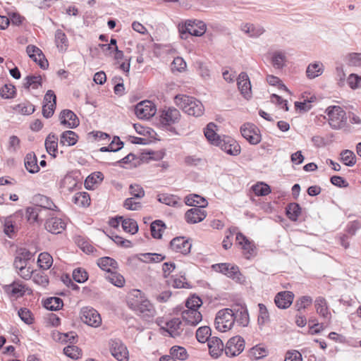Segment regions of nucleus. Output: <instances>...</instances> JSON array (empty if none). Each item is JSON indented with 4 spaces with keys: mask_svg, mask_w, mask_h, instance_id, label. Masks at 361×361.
<instances>
[{
    "mask_svg": "<svg viewBox=\"0 0 361 361\" xmlns=\"http://www.w3.org/2000/svg\"><path fill=\"white\" fill-rule=\"evenodd\" d=\"M294 294L288 290L278 293L274 298V302L279 309H287L293 303Z\"/></svg>",
    "mask_w": 361,
    "mask_h": 361,
    "instance_id": "6ab92c4d",
    "label": "nucleus"
},
{
    "mask_svg": "<svg viewBox=\"0 0 361 361\" xmlns=\"http://www.w3.org/2000/svg\"><path fill=\"white\" fill-rule=\"evenodd\" d=\"M314 307L317 313L323 319L331 321V313L329 310L328 302L323 297H317L314 300Z\"/></svg>",
    "mask_w": 361,
    "mask_h": 361,
    "instance_id": "4be33fe9",
    "label": "nucleus"
},
{
    "mask_svg": "<svg viewBox=\"0 0 361 361\" xmlns=\"http://www.w3.org/2000/svg\"><path fill=\"white\" fill-rule=\"evenodd\" d=\"M157 200L166 205L180 208L183 207V203L180 198L177 195L172 194L163 193L157 195Z\"/></svg>",
    "mask_w": 361,
    "mask_h": 361,
    "instance_id": "bb28decb",
    "label": "nucleus"
},
{
    "mask_svg": "<svg viewBox=\"0 0 361 361\" xmlns=\"http://www.w3.org/2000/svg\"><path fill=\"white\" fill-rule=\"evenodd\" d=\"M122 228L124 231L131 234H135L138 231V225L137 222L132 219H123L122 221Z\"/></svg>",
    "mask_w": 361,
    "mask_h": 361,
    "instance_id": "603ef678",
    "label": "nucleus"
},
{
    "mask_svg": "<svg viewBox=\"0 0 361 361\" xmlns=\"http://www.w3.org/2000/svg\"><path fill=\"white\" fill-rule=\"evenodd\" d=\"M65 228V222L60 218L51 217L45 223L47 231L54 234L61 233Z\"/></svg>",
    "mask_w": 361,
    "mask_h": 361,
    "instance_id": "b1692460",
    "label": "nucleus"
},
{
    "mask_svg": "<svg viewBox=\"0 0 361 361\" xmlns=\"http://www.w3.org/2000/svg\"><path fill=\"white\" fill-rule=\"evenodd\" d=\"M78 138V137L75 132L66 130L61 135L59 143L63 146H73L76 144Z\"/></svg>",
    "mask_w": 361,
    "mask_h": 361,
    "instance_id": "e433bc0d",
    "label": "nucleus"
},
{
    "mask_svg": "<svg viewBox=\"0 0 361 361\" xmlns=\"http://www.w3.org/2000/svg\"><path fill=\"white\" fill-rule=\"evenodd\" d=\"M207 213L200 207H193L188 209L185 214V219L188 224H195L202 221Z\"/></svg>",
    "mask_w": 361,
    "mask_h": 361,
    "instance_id": "dca6fc26",
    "label": "nucleus"
},
{
    "mask_svg": "<svg viewBox=\"0 0 361 361\" xmlns=\"http://www.w3.org/2000/svg\"><path fill=\"white\" fill-rule=\"evenodd\" d=\"M56 97L54 92H47L44 97V104L42 106V114L48 118L52 116L56 107Z\"/></svg>",
    "mask_w": 361,
    "mask_h": 361,
    "instance_id": "f3484780",
    "label": "nucleus"
},
{
    "mask_svg": "<svg viewBox=\"0 0 361 361\" xmlns=\"http://www.w3.org/2000/svg\"><path fill=\"white\" fill-rule=\"evenodd\" d=\"M347 83L351 89L361 88V76L351 73L347 78Z\"/></svg>",
    "mask_w": 361,
    "mask_h": 361,
    "instance_id": "338daca9",
    "label": "nucleus"
},
{
    "mask_svg": "<svg viewBox=\"0 0 361 361\" xmlns=\"http://www.w3.org/2000/svg\"><path fill=\"white\" fill-rule=\"evenodd\" d=\"M37 263L41 269L47 270L53 264V258L48 252H42L38 257Z\"/></svg>",
    "mask_w": 361,
    "mask_h": 361,
    "instance_id": "49530a36",
    "label": "nucleus"
},
{
    "mask_svg": "<svg viewBox=\"0 0 361 361\" xmlns=\"http://www.w3.org/2000/svg\"><path fill=\"white\" fill-rule=\"evenodd\" d=\"M97 264L103 271L106 272V274L111 273L118 269L117 262L109 257H100L97 261Z\"/></svg>",
    "mask_w": 361,
    "mask_h": 361,
    "instance_id": "cd10ccee",
    "label": "nucleus"
},
{
    "mask_svg": "<svg viewBox=\"0 0 361 361\" xmlns=\"http://www.w3.org/2000/svg\"><path fill=\"white\" fill-rule=\"evenodd\" d=\"M238 90H251V83L246 73L242 72L237 78Z\"/></svg>",
    "mask_w": 361,
    "mask_h": 361,
    "instance_id": "8fccbe9b",
    "label": "nucleus"
},
{
    "mask_svg": "<svg viewBox=\"0 0 361 361\" xmlns=\"http://www.w3.org/2000/svg\"><path fill=\"white\" fill-rule=\"evenodd\" d=\"M217 126L214 123H209L204 128V133L207 140L216 145L221 140V137L216 133Z\"/></svg>",
    "mask_w": 361,
    "mask_h": 361,
    "instance_id": "72a5a7b5",
    "label": "nucleus"
},
{
    "mask_svg": "<svg viewBox=\"0 0 361 361\" xmlns=\"http://www.w3.org/2000/svg\"><path fill=\"white\" fill-rule=\"evenodd\" d=\"M56 47L61 51H65L68 47V41L66 34L61 30H57L55 33Z\"/></svg>",
    "mask_w": 361,
    "mask_h": 361,
    "instance_id": "c03bdc74",
    "label": "nucleus"
},
{
    "mask_svg": "<svg viewBox=\"0 0 361 361\" xmlns=\"http://www.w3.org/2000/svg\"><path fill=\"white\" fill-rule=\"evenodd\" d=\"M267 81L271 86L276 87L279 90H288V87L283 83L282 80L276 76L268 75Z\"/></svg>",
    "mask_w": 361,
    "mask_h": 361,
    "instance_id": "0e129e2a",
    "label": "nucleus"
},
{
    "mask_svg": "<svg viewBox=\"0 0 361 361\" xmlns=\"http://www.w3.org/2000/svg\"><path fill=\"white\" fill-rule=\"evenodd\" d=\"M214 271L219 272L236 283L243 284L245 283V277L240 273L237 265L230 263H219L212 266Z\"/></svg>",
    "mask_w": 361,
    "mask_h": 361,
    "instance_id": "7ed1b4c3",
    "label": "nucleus"
},
{
    "mask_svg": "<svg viewBox=\"0 0 361 361\" xmlns=\"http://www.w3.org/2000/svg\"><path fill=\"white\" fill-rule=\"evenodd\" d=\"M73 279L80 283L85 282L88 279V274L82 268L75 269L73 271Z\"/></svg>",
    "mask_w": 361,
    "mask_h": 361,
    "instance_id": "bf43d9fd",
    "label": "nucleus"
},
{
    "mask_svg": "<svg viewBox=\"0 0 361 361\" xmlns=\"http://www.w3.org/2000/svg\"><path fill=\"white\" fill-rule=\"evenodd\" d=\"M286 210L287 216L293 221H297L301 214V208L300 205L295 202L288 204Z\"/></svg>",
    "mask_w": 361,
    "mask_h": 361,
    "instance_id": "a19ab883",
    "label": "nucleus"
},
{
    "mask_svg": "<svg viewBox=\"0 0 361 361\" xmlns=\"http://www.w3.org/2000/svg\"><path fill=\"white\" fill-rule=\"evenodd\" d=\"M45 214V209L39 207H29L26 209V218L27 221L32 224L43 220V216Z\"/></svg>",
    "mask_w": 361,
    "mask_h": 361,
    "instance_id": "c85d7f7f",
    "label": "nucleus"
},
{
    "mask_svg": "<svg viewBox=\"0 0 361 361\" xmlns=\"http://www.w3.org/2000/svg\"><path fill=\"white\" fill-rule=\"evenodd\" d=\"M105 277L106 280L115 286L121 288L125 284L124 277L121 274H118L116 270L106 274Z\"/></svg>",
    "mask_w": 361,
    "mask_h": 361,
    "instance_id": "a18cd8bd",
    "label": "nucleus"
},
{
    "mask_svg": "<svg viewBox=\"0 0 361 361\" xmlns=\"http://www.w3.org/2000/svg\"><path fill=\"white\" fill-rule=\"evenodd\" d=\"M249 355L253 359H261L267 355V350L265 347L257 345L250 350Z\"/></svg>",
    "mask_w": 361,
    "mask_h": 361,
    "instance_id": "864d4df0",
    "label": "nucleus"
},
{
    "mask_svg": "<svg viewBox=\"0 0 361 361\" xmlns=\"http://www.w3.org/2000/svg\"><path fill=\"white\" fill-rule=\"evenodd\" d=\"M25 89H39L42 88V78L41 75H27L23 83Z\"/></svg>",
    "mask_w": 361,
    "mask_h": 361,
    "instance_id": "58836bf2",
    "label": "nucleus"
},
{
    "mask_svg": "<svg viewBox=\"0 0 361 361\" xmlns=\"http://www.w3.org/2000/svg\"><path fill=\"white\" fill-rule=\"evenodd\" d=\"M73 202L79 207H86L90 204V195L86 192H76L73 197Z\"/></svg>",
    "mask_w": 361,
    "mask_h": 361,
    "instance_id": "37998d69",
    "label": "nucleus"
},
{
    "mask_svg": "<svg viewBox=\"0 0 361 361\" xmlns=\"http://www.w3.org/2000/svg\"><path fill=\"white\" fill-rule=\"evenodd\" d=\"M111 355L118 361H128V350L126 346L118 339L111 340L109 343Z\"/></svg>",
    "mask_w": 361,
    "mask_h": 361,
    "instance_id": "f8f14e48",
    "label": "nucleus"
},
{
    "mask_svg": "<svg viewBox=\"0 0 361 361\" xmlns=\"http://www.w3.org/2000/svg\"><path fill=\"white\" fill-rule=\"evenodd\" d=\"M13 109L23 115H30L35 111V106L30 103H21L16 105Z\"/></svg>",
    "mask_w": 361,
    "mask_h": 361,
    "instance_id": "e2e57ef3",
    "label": "nucleus"
},
{
    "mask_svg": "<svg viewBox=\"0 0 361 361\" xmlns=\"http://www.w3.org/2000/svg\"><path fill=\"white\" fill-rule=\"evenodd\" d=\"M236 228H231L226 231V237L222 242L224 248L228 250L231 247L232 242L230 238H232L233 235L236 233V241L241 245L242 249L245 250L247 253L251 254L253 251V245L249 241L246 236L241 233H236Z\"/></svg>",
    "mask_w": 361,
    "mask_h": 361,
    "instance_id": "423d86ee",
    "label": "nucleus"
},
{
    "mask_svg": "<svg viewBox=\"0 0 361 361\" xmlns=\"http://www.w3.org/2000/svg\"><path fill=\"white\" fill-rule=\"evenodd\" d=\"M24 164L25 169L30 173H35L39 170L37 157L33 152H30L25 156Z\"/></svg>",
    "mask_w": 361,
    "mask_h": 361,
    "instance_id": "4c0bfd02",
    "label": "nucleus"
},
{
    "mask_svg": "<svg viewBox=\"0 0 361 361\" xmlns=\"http://www.w3.org/2000/svg\"><path fill=\"white\" fill-rule=\"evenodd\" d=\"M235 323L234 311L232 309L226 308L219 310L215 318L216 329L221 332L230 330Z\"/></svg>",
    "mask_w": 361,
    "mask_h": 361,
    "instance_id": "39448f33",
    "label": "nucleus"
},
{
    "mask_svg": "<svg viewBox=\"0 0 361 361\" xmlns=\"http://www.w3.org/2000/svg\"><path fill=\"white\" fill-rule=\"evenodd\" d=\"M326 113L328 116V122L332 128L340 129L346 124V114L341 106H329L326 109Z\"/></svg>",
    "mask_w": 361,
    "mask_h": 361,
    "instance_id": "20e7f679",
    "label": "nucleus"
},
{
    "mask_svg": "<svg viewBox=\"0 0 361 361\" xmlns=\"http://www.w3.org/2000/svg\"><path fill=\"white\" fill-rule=\"evenodd\" d=\"M182 319L187 324L196 326L202 321V316L197 310H185L182 312Z\"/></svg>",
    "mask_w": 361,
    "mask_h": 361,
    "instance_id": "393cba45",
    "label": "nucleus"
},
{
    "mask_svg": "<svg viewBox=\"0 0 361 361\" xmlns=\"http://www.w3.org/2000/svg\"><path fill=\"white\" fill-rule=\"evenodd\" d=\"M286 61V54L283 51H276L272 54L271 62L274 68H282Z\"/></svg>",
    "mask_w": 361,
    "mask_h": 361,
    "instance_id": "79ce46f5",
    "label": "nucleus"
},
{
    "mask_svg": "<svg viewBox=\"0 0 361 361\" xmlns=\"http://www.w3.org/2000/svg\"><path fill=\"white\" fill-rule=\"evenodd\" d=\"M104 178L103 174L101 172L94 173L85 179V186L87 189H92L94 184L101 183Z\"/></svg>",
    "mask_w": 361,
    "mask_h": 361,
    "instance_id": "09e8293b",
    "label": "nucleus"
},
{
    "mask_svg": "<svg viewBox=\"0 0 361 361\" xmlns=\"http://www.w3.org/2000/svg\"><path fill=\"white\" fill-rule=\"evenodd\" d=\"M61 124L68 128H75L79 125V119L73 111L65 109L59 115Z\"/></svg>",
    "mask_w": 361,
    "mask_h": 361,
    "instance_id": "a211bd4d",
    "label": "nucleus"
},
{
    "mask_svg": "<svg viewBox=\"0 0 361 361\" xmlns=\"http://www.w3.org/2000/svg\"><path fill=\"white\" fill-rule=\"evenodd\" d=\"M252 188L257 196H265L271 192L270 187L264 183H258L254 185Z\"/></svg>",
    "mask_w": 361,
    "mask_h": 361,
    "instance_id": "6e6d98bb",
    "label": "nucleus"
},
{
    "mask_svg": "<svg viewBox=\"0 0 361 361\" xmlns=\"http://www.w3.org/2000/svg\"><path fill=\"white\" fill-rule=\"evenodd\" d=\"M324 70V66L321 61H315L310 63L306 70L307 77L310 79H314L320 76Z\"/></svg>",
    "mask_w": 361,
    "mask_h": 361,
    "instance_id": "473e14b6",
    "label": "nucleus"
},
{
    "mask_svg": "<svg viewBox=\"0 0 361 361\" xmlns=\"http://www.w3.org/2000/svg\"><path fill=\"white\" fill-rule=\"evenodd\" d=\"M166 331L173 338L178 337L180 335L182 331V323L180 319L174 318L166 324Z\"/></svg>",
    "mask_w": 361,
    "mask_h": 361,
    "instance_id": "f704fd0d",
    "label": "nucleus"
},
{
    "mask_svg": "<svg viewBox=\"0 0 361 361\" xmlns=\"http://www.w3.org/2000/svg\"><path fill=\"white\" fill-rule=\"evenodd\" d=\"M129 192L132 197L137 199H142L145 195L143 188L138 184H131L129 187Z\"/></svg>",
    "mask_w": 361,
    "mask_h": 361,
    "instance_id": "69168bd1",
    "label": "nucleus"
},
{
    "mask_svg": "<svg viewBox=\"0 0 361 361\" xmlns=\"http://www.w3.org/2000/svg\"><path fill=\"white\" fill-rule=\"evenodd\" d=\"M240 29L250 37H258L265 31L263 27L251 23L243 24Z\"/></svg>",
    "mask_w": 361,
    "mask_h": 361,
    "instance_id": "7c9ffc66",
    "label": "nucleus"
},
{
    "mask_svg": "<svg viewBox=\"0 0 361 361\" xmlns=\"http://www.w3.org/2000/svg\"><path fill=\"white\" fill-rule=\"evenodd\" d=\"M346 61L349 66H361V54L351 53L346 56Z\"/></svg>",
    "mask_w": 361,
    "mask_h": 361,
    "instance_id": "774afa93",
    "label": "nucleus"
},
{
    "mask_svg": "<svg viewBox=\"0 0 361 361\" xmlns=\"http://www.w3.org/2000/svg\"><path fill=\"white\" fill-rule=\"evenodd\" d=\"M180 111L174 107H166L159 114V122L162 126H170L178 123L180 119Z\"/></svg>",
    "mask_w": 361,
    "mask_h": 361,
    "instance_id": "1a4fd4ad",
    "label": "nucleus"
},
{
    "mask_svg": "<svg viewBox=\"0 0 361 361\" xmlns=\"http://www.w3.org/2000/svg\"><path fill=\"white\" fill-rule=\"evenodd\" d=\"M35 201L37 203L36 207L44 209L45 213H47L48 210L54 211L57 209V207L47 196L42 195H37L35 197Z\"/></svg>",
    "mask_w": 361,
    "mask_h": 361,
    "instance_id": "c9c22d12",
    "label": "nucleus"
},
{
    "mask_svg": "<svg viewBox=\"0 0 361 361\" xmlns=\"http://www.w3.org/2000/svg\"><path fill=\"white\" fill-rule=\"evenodd\" d=\"M185 204L188 206L204 209L207 206L208 202L204 197L199 195L190 194L185 197Z\"/></svg>",
    "mask_w": 361,
    "mask_h": 361,
    "instance_id": "c756f323",
    "label": "nucleus"
},
{
    "mask_svg": "<svg viewBox=\"0 0 361 361\" xmlns=\"http://www.w3.org/2000/svg\"><path fill=\"white\" fill-rule=\"evenodd\" d=\"M145 295L140 290L134 289L130 291L127 298L128 307L135 310L145 298Z\"/></svg>",
    "mask_w": 361,
    "mask_h": 361,
    "instance_id": "a878e982",
    "label": "nucleus"
},
{
    "mask_svg": "<svg viewBox=\"0 0 361 361\" xmlns=\"http://www.w3.org/2000/svg\"><path fill=\"white\" fill-rule=\"evenodd\" d=\"M59 138L55 134L49 133L45 139L44 145L48 154L56 157L58 150Z\"/></svg>",
    "mask_w": 361,
    "mask_h": 361,
    "instance_id": "2f4dec72",
    "label": "nucleus"
},
{
    "mask_svg": "<svg viewBox=\"0 0 361 361\" xmlns=\"http://www.w3.org/2000/svg\"><path fill=\"white\" fill-rule=\"evenodd\" d=\"M150 229L153 238H161L165 229V224L161 220H156L151 224Z\"/></svg>",
    "mask_w": 361,
    "mask_h": 361,
    "instance_id": "de8ad7c7",
    "label": "nucleus"
},
{
    "mask_svg": "<svg viewBox=\"0 0 361 361\" xmlns=\"http://www.w3.org/2000/svg\"><path fill=\"white\" fill-rule=\"evenodd\" d=\"M259 315H258V324L259 325H264L269 320V315L266 306L264 304L259 303Z\"/></svg>",
    "mask_w": 361,
    "mask_h": 361,
    "instance_id": "680f3d73",
    "label": "nucleus"
},
{
    "mask_svg": "<svg viewBox=\"0 0 361 361\" xmlns=\"http://www.w3.org/2000/svg\"><path fill=\"white\" fill-rule=\"evenodd\" d=\"M26 52L35 62L39 64L41 68L46 69L48 67V61L38 47L35 45H28L26 48Z\"/></svg>",
    "mask_w": 361,
    "mask_h": 361,
    "instance_id": "2eb2a0df",
    "label": "nucleus"
},
{
    "mask_svg": "<svg viewBox=\"0 0 361 361\" xmlns=\"http://www.w3.org/2000/svg\"><path fill=\"white\" fill-rule=\"evenodd\" d=\"M216 146L219 147L223 151L230 155L237 156L240 153V146L235 140L229 137L221 138Z\"/></svg>",
    "mask_w": 361,
    "mask_h": 361,
    "instance_id": "ddd939ff",
    "label": "nucleus"
},
{
    "mask_svg": "<svg viewBox=\"0 0 361 361\" xmlns=\"http://www.w3.org/2000/svg\"><path fill=\"white\" fill-rule=\"evenodd\" d=\"M245 348V341L240 336L231 338L226 344L225 354L230 357L240 355Z\"/></svg>",
    "mask_w": 361,
    "mask_h": 361,
    "instance_id": "6e6552de",
    "label": "nucleus"
},
{
    "mask_svg": "<svg viewBox=\"0 0 361 361\" xmlns=\"http://www.w3.org/2000/svg\"><path fill=\"white\" fill-rule=\"evenodd\" d=\"M235 322H237L243 326H247L249 322V315L247 310L244 307H238L234 308Z\"/></svg>",
    "mask_w": 361,
    "mask_h": 361,
    "instance_id": "ea45409f",
    "label": "nucleus"
},
{
    "mask_svg": "<svg viewBox=\"0 0 361 361\" xmlns=\"http://www.w3.org/2000/svg\"><path fill=\"white\" fill-rule=\"evenodd\" d=\"M4 290L11 297L16 298L22 297L26 292V287L20 281H13L11 284L3 286Z\"/></svg>",
    "mask_w": 361,
    "mask_h": 361,
    "instance_id": "aec40b11",
    "label": "nucleus"
},
{
    "mask_svg": "<svg viewBox=\"0 0 361 361\" xmlns=\"http://www.w3.org/2000/svg\"><path fill=\"white\" fill-rule=\"evenodd\" d=\"M178 28L180 38L186 39L188 35L202 36L206 32L207 25L201 20H188L185 23H179Z\"/></svg>",
    "mask_w": 361,
    "mask_h": 361,
    "instance_id": "f03ea898",
    "label": "nucleus"
},
{
    "mask_svg": "<svg viewBox=\"0 0 361 361\" xmlns=\"http://www.w3.org/2000/svg\"><path fill=\"white\" fill-rule=\"evenodd\" d=\"M210 355L214 358H218L223 353L225 347L222 341L216 336L212 337L207 342Z\"/></svg>",
    "mask_w": 361,
    "mask_h": 361,
    "instance_id": "5701e85b",
    "label": "nucleus"
},
{
    "mask_svg": "<svg viewBox=\"0 0 361 361\" xmlns=\"http://www.w3.org/2000/svg\"><path fill=\"white\" fill-rule=\"evenodd\" d=\"M174 102L188 115L198 117L203 114L204 109L202 104L192 97L179 94L174 97Z\"/></svg>",
    "mask_w": 361,
    "mask_h": 361,
    "instance_id": "f257e3e1",
    "label": "nucleus"
},
{
    "mask_svg": "<svg viewBox=\"0 0 361 361\" xmlns=\"http://www.w3.org/2000/svg\"><path fill=\"white\" fill-rule=\"evenodd\" d=\"M81 320L88 326L98 327L102 324L100 314L92 307H85L80 311Z\"/></svg>",
    "mask_w": 361,
    "mask_h": 361,
    "instance_id": "9d476101",
    "label": "nucleus"
},
{
    "mask_svg": "<svg viewBox=\"0 0 361 361\" xmlns=\"http://www.w3.org/2000/svg\"><path fill=\"white\" fill-rule=\"evenodd\" d=\"M155 105L149 100L142 101L135 108L136 116L140 119H149L155 115Z\"/></svg>",
    "mask_w": 361,
    "mask_h": 361,
    "instance_id": "9b49d317",
    "label": "nucleus"
},
{
    "mask_svg": "<svg viewBox=\"0 0 361 361\" xmlns=\"http://www.w3.org/2000/svg\"><path fill=\"white\" fill-rule=\"evenodd\" d=\"M341 160L343 164L348 166H353L356 163V157L355 154L348 149H345L341 153Z\"/></svg>",
    "mask_w": 361,
    "mask_h": 361,
    "instance_id": "5fc2aeb1",
    "label": "nucleus"
},
{
    "mask_svg": "<svg viewBox=\"0 0 361 361\" xmlns=\"http://www.w3.org/2000/svg\"><path fill=\"white\" fill-rule=\"evenodd\" d=\"M63 306V301L59 298H50L44 302V307L47 310H57Z\"/></svg>",
    "mask_w": 361,
    "mask_h": 361,
    "instance_id": "4d7b16f0",
    "label": "nucleus"
},
{
    "mask_svg": "<svg viewBox=\"0 0 361 361\" xmlns=\"http://www.w3.org/2000/svg\"><path fill=\"white\" fill-rule=\"evenodd\" d=\"M64 354L72 359L77 360L81 356L80 349L75 345H68L63 349Z\"/></svg>",
    "mask_w": 361,
    "mask_h": 361,
    "instance_id": "052dcab7",
    "label": "nucleus"
},
{
    "mask_svg": "<svg viewBox=\"0 0 361 361\" xmlns=\"http://www.w3.org/2000/svg\"><path fill=\"white\" fill-rule=\"evenodd\" d=\"M242 136L251 145H257L261 142L259 129L253 123H245L240 127Z\"/></svg>",
    "mask_w": 361,
    "mask_h": 361,
    "instance_id": "0eeeda50",
    "label": "nucleus"
},
{
    "mask_svg": "<svg viewBox=\"0 0 361 361\" xmlns=\"http://www.w3.org/2000/svg\"><path fill=\"white\" fill-rule=\"evenodd\" d=\"M137 314L145 319L152 318L156 314V310L150 301L145 298L141 304L134 310Z\"/></svg>",
    "mask_w": 361,
    "mask_h": 361,
    "instance_id": "412c9836",
    "label": "nucleus"
},
{
    "mask_svg": "<svg viewBox=\"0 0 361 361\" xmlns=\"http://www.w3.org/2000/svg\"><path fill=\"white\" fill-rule=\"evenodd\" d=\"M192 244L184 237L174 238L170 242V249L175 252L188 255L191 250Z\"/></svg>",
    "mask_w": 361,
    "mask_h": 361,
    "instance_id": "4468645a",
    "label": "nucleus"
},
{
    "mask_svg": "<svg viewBox=\"0 0 361 361\" xmlns=\"http://www.w3.org/2000/svg\"><path fill=\"white\" fill-rule=\"evenodd\" d=\"M171 354L172 357L176 360H185L188 357L186 350L183 347L173 346L171 348Z\"/></svg>",
    "mask_w": 361,
    "mask_h": 361,
    "instance_id": "13d9d810",
    "label": "nucleus"
},
{
    "mask_svg": "<svg viewBox=\"0 0 361 361\" xmlns=\"http://www.w3.org/2000/svg\"><path fill=\"white\" fill-rule=\"evenodd\" d=\"M211 329L207 326H203L196 331V338L200 343L208 342L211 338Z\"/></svg>",
    "mask_w": 361,
    "mask_h": 361,
    "instance_id": "3c124183",
    "label": "nucleus"
}]
</instances>
